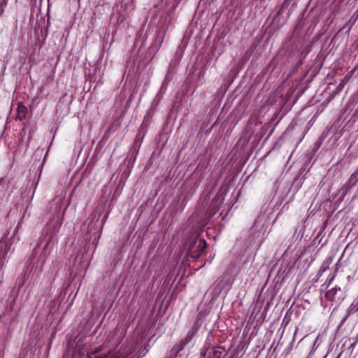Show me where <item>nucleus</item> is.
Wrapping results in <instances>:
<instances>
[{
  "label": "nucleus",
  "mask_w": 358,
  "mask_h": 358,
  "mask_svg": "<svg viewBox=\"0 0 358 358\" xmlns=\"http://www.w3.org/2000/svg\"><path fill=\"white\" fill-rule=\"evenodd\" d=\"M63 213L59 199L52 204L48 212L47 215L48 222L44 229L45 235L29 259L31 272L38 273L42 271L48 255L57 242L55 234L59 231L62 224Z\"/></svg>",
  "instance_id": "f257e3e1"
},
{
  "label": "nucleus",
  "mask_w": 358,
  "mask_h": 358,
  "mask_svg": "<svg viewBox=\"0 0 358 358\" xmlns=\"http://www.w3.org/2000/svg\"><path fill=\"white\" fill-rule=\"evenodd\" d=\"M144 332L138 327L126 344L120 348L109 350L106 347H101L94 352L87 353V358H141L148 350L142 349L144 343Z\"/></svg>",
  "instance_id": "f03ea898"
},
{
  "label": "nucleus",
  "mask_w": 358,
  "mask_h": 358,
  "mask_svg": "<svg viewBox=\"0 0 358 358\" xmlns=\"http://www.w3.org/2000/svg\"><path fill=\"white\" fill-rule=\"evenodd\" d=\"M198 231L194 233L187 241V255L192 258H199L203 252L206 242L204 239L200 238Z\"/></svg>",
  "instance_id": "7ed1b4c3"
},
{
  "label": "nucleus",
  "mask_w": 358,
  "mask_h": 358,
  "mask_svg": "<svg viewBox=\"0 0 358 358\" xmlns=\"http://www.w3.org/2000/svg\"><path fill=\"white\" fill-rule=\"evenodd\" d=\"M226 355L227 352L224 348L216 346L208 349L203 357L204 358H224Z\"/></svg>",
  "instance_id": "20e7f679"
},
{
  "label": "nucleus",
  "mask_w": 358,
  "mask_h": 358,
  "mask_svg": "<svg viewBox=\"0 0 358 358\" xmlns=\"http://www.w3.org/2000/svg\"><path fill=\"white\" fill-rule=\"evenodd\" d=\"M358 181V170L353 173L349 180L344 184L343 187L341 189L340 192L345 196L347 192L353 187Z\"/></svg>",
  "instance_id": "39448f33"
},
{
  "label": "nucleus",
  "mask_w": 358,
  "mask_h": 358,
  "mask_svg": "<svg viewBox=\"0 0 358 358\" xmlns=\"http://www.w3.org/2000/svg\"><path fill=\"white\" fill-rule=\"evenodd\" d=\"M27 112V108L22 103H19L17 108L16 118L19 120H24L26 117Z\"/></svg>",
  "instance_id": "423d86ee"
},
{
  "label": "nucleus",
  "mask_w": 358,
  "mask_h": 358,
  "mask_svg": "<svg viewBox=\"0 0 358 358\" xmlns=\"http://www.w3.org/2000/svg\"><path fill=\"white\" fill-rule=\"evenodd\" d=\"M338 292H341V288L335 287L334 288L330 289L325 293V297L329 301H336V294Z\"/></svg>",
  "instance_id": "0eeeda50"
},
{
  "label": "nucleus",
  "mask_w": 358,
  "mask_h": 358,
  "mask_svg": "<svg viewBox=\"0 0 358 358\" xmlns=\"http://www.w3.org/2000/svg\"><path fill=\"white\" fill-rule=\"evenodd\" d=\"M64 294H63L62 292L59 294V296L57 298V299L55 301H52L50 304V311L52 313H55L57 310L59 308L62 299H60L62 296H64Z\"/></svg>",
  "instance_id": "6e6552de"
},
{
  "label": "nucleus",
  "mask_w": 358,
  "mask_h": 358,
  "mask_svg": "<svg viewBox=\"0 0 358 358\" xmlns=\"http://www.w3.org/2000/svg\"><path fill=\"white\" fill-rule=\"evenodd\" d=\"M358 310V299H355L352 303L351 305L349 306V308H348V310H347V315L346 317L343 319V320H345L346 319V317L350 315V314H352V313H356L357 311Z\"/></svg>",
  "instance_id": "1a4fd4ad"
},
{
  "label": "nucleus",
  "mask_w": 358,
  "mask_h": 358,
  "mask_svg": "<svg viewBox=\"0 0 358 358\" xmlns=\"http://www.w3.org/2000/svg\"><path fill=\"white\" fill-rule=\"evenodd\" d=\"M7 245L3 242H0V250H2L3 248L6 250ZM6 252H3V254H1V251H0V260L1 261L3 259L6 258Z\"/></svg>",
  "instance_id": "9d476101"
},
{
  "label": "nucleus",
  "mask_w": 358,
  "mask_h": 358,
  "mask_svg": "<svg viewBox=\"0 0 358 358\" xmlns=\"http://www.w3.org/2000/svg\"><path fill=\"white\" fill-rule=\"evenodd\" d=\"M213 288L217 290L216 293L217 294H219L220 290H221V287L220 286V282H215L214 285H213Z\"/></svg>",
  "instance_id": "9b49d317"
},
{
  "label": "nucleus",
  "mask_w": 358,
  "mask_h": 358,
  "mask_svg": "<svg viewBox=\"0 0 358 358\" xmlns=\"http://www.w3.org/2000/svg\"><path fill=\"white\" fill-rule=\"evenodd\" d=\"M335 278V274H333V275H329L327 278V281L329 282V284H330L334 279Z\"/></svg>",
  "instance_id": "f8f14e48"
},
{
  "label": "nucleus",
  "mask_w": 358,
  "mask_h": 358,
  "mask_svg": "<svg viewBox=\"0 0 358 358\" xmlns=\"http://www.w3.org/2000/svg\"><path fill=\"white\" fill-rule=\"evenodd\" d=\"M170 358H176V357H170Z\"/></svg>",
  "instance_id": "ddd939ff"
}]
</instances>
